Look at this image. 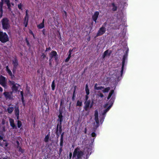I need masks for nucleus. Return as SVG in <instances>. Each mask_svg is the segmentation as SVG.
Instances as JSON below:
<instances>
[{
	"instance_id": "6",
	"label": "nucleus",
	"mask_w": 159,
	"mask_h": 159,
	"mask_svg": "<svg viewBox=\"0 0 159 159\" xmlns=\"http://www.w3.org/2000/svg\"><path fill=\"white\" fill-rule=\"evenodd\" d=\"M114 102V99L112 98L109 100L108 103H107L104 105V108H106L107 107L109 104H110V105L107 108L103 110L102 113L103 115L105 114L106 113L110 110V108L111 107Z\"/></svg>"
},
{
	"instance_id": "36",
	"label": "nucleus",
	"mask_w": 159,
	"mask_h": 159,
	"mask_svg": "<svg viewBox=\"0 0 159 159\" xmlns=\"http://www.w3.org/2000/svg\"><path fill=\"white\" fill-rule=\"evenodd\" d=\"M64 139H60V147H63Z\"/></svg>"
},
{
	"instance_id": "21",
	"label": "nucleus",
	"mask_w": 159,
	"mask_h": 159,
	"mask_svg": "<svg viewBox=\"0 0 159 159\" xmlns=\"http://www.w3.org/2000/svg\"><path fill=\"white\" fill-rule=\"evenodd\" d=\"M77 86H74V90L73 91V94L72 97V100L74 101L75 100V98L76 97V94H75V91L76 90Z\"/></svg>"
},
{
	"instance_id": "54",
	"label": "nucleus",
	"mask_w": 159,
	"mask_h": 159,
	"mask_svg": "<svg viewBox=\"0 0 159 159\" xmlns=\"http://www.w3.org/2000/svg\"><path fill=\"white\" fill-rule=\"evenodd\" d=\"M45 29H43L42 30V32L43 33V34L44 35H45Z\"/></svg>"
},
{
	"instance_id": "10",
	"label": "nucleus",
	"mask_w": 159,
	"mask_h": 159,
	"mask_svg": "<svg viewBox=\"0 0 159 159\" xmlns=\"http://www.w3.org/2000/svg\"><path fill=\"white\" fill-rule=\"evenodd\" d=\"M13 93L11 91L10 92H5L3 94L6 99L11 100L13 99Z\"/></svg>"
},
{
	"instance_id": "58",
	"label": "nucleus",
	"mask_w": 159,
	"mask_h": 159,
	"mask_svg": "<svg viewBox=\"0 0 159 159\" xmlns=\"http://www.w3.org/2000/svg\"><path fill=\"white\" fill-rule=\"evenodd\" d=\"M29 33L30 34L32 35L34 34V33H33V31L30 30H29Z\"/></svg>"
},
{
	"instance_id": "44",
	"label": "nucleus",
	"mask_w": 159,
	"mask_h": 159,
	"mask_svg": "<svg viewBox=\"0 0 159 159\" xmlns=\"http://www.w3.org/2000/svg\"><path fill=\"white\" fill-rule=\"evenodd\" d=\"M61 138H60V139H64V135L65 134V132H63L62 133H61Z\"/></svg>"
},
{
	"instance_id": "43",
	"label": "nucleus",
	"mask_w": 159,
	"mask_h": 159,
	"mask_svg": "<svg viewBox=\"0 0 159 159\" xmlns=\"http://www.w3.org/2000/svg\"><path fill=\"white\" fill-rule=\"evenodd\" d=\"M46 56L45 54L44 53H42V55L41 56V57L43 59H44L46 57Z\"/></svg>"
},
{
	"instance_id": "32",
	"label": "nucleus",
	"mask_w": 159,
	"mask_h": 159,
	"mask_svg": "<svg viewBox=\"0 0 159 159\" xmlns=\"http://www.w3.org/2000/svg\"><path fill=\"white\" fill-rule=\"evenodd\" d=\"M55 80H54L52 83L51 87L52 91H54L55 89Z\"/></svg>"
},
{
	"instance_id": "40",
	"label": "nucleus",
	"mask_w": 159,
	"mask_h": 159,
	"mask_svg": "<svg viewBox=\"0 0 159 159\" xmlns=\"http://www.w3.org/2000/svg\"><path fill=\"white\" fill-rule=\"evenodd\" d=\"M94 104L93 100H92V101H91V103L90 105V108H91L93 107Z\"/></svg>"
},
{
	"instance_id": "26",
	"label": "nucleus",
	"mask_w": 159,
	"mask_h": 159,
	"mask_svg": "<svg viewBox=\"0 0 159 159\" xmlns=\"http://www.w3.org/2000/svg\"><path fill=\"white\" fill-rule=\"evenodd\" d=\"M29 21V19L24 18V24L25 25V27H27L28 22Z\"/></svg>"
},
{
	"instance_id": "27",
	"label": "nucleus",
	"mask_w": 159,
	"mask_h": 159,
	"mask_svg": "<svg viewBox=\"0 0 159 159\" xmlns=\"http://www.w3.org/2000/svg\"><path fill=\"white\" fill-rule=\"evenodd\" d=\"M97 84H95V86L94 87V89L95 90H101L102 89H104V87L102 86L97 87Z\"/></svg>"
},
{
	"instance_id": "5",
	"label": "nucleus",
	"mask_w": 159,
	"mask_h": 159,
	"mask_svg": "<svg viewBox=\"0 0 159 159\" xmlns=\"http://www.w3.org/2000/svg\"><path fill=\"white\" fill-rule=\"evenodd\" d=\"M9 83L10 85H12L11 87V89L12 93H16L18 91V89L20 85L19 84L16 83L15 82L13 81H9Z\"/></svg>"
},
{
	"instance_id": "8",
	"label": "nucleus",
	"mask_w": 159,
	"mask_h": 159,
	"mask_svg": "<svg viewBox=\"0 0 159 159\" xmlns=\"http://www.w3.org/2000/svg\"><path fill=\"white\" fill-rule=\"evenodd\" d=\"M49 57L52 58H54L56 62L58 61L59 57L57 52L55 51H52L49 54Z\"/></svg>"
},
{
	"instance_id": "17",
	"label": "nucleus",
	"mask_w": 159,
	"mask_h": 159,
	"mask_svg": "<svg viewBox=\"0 0 159 159\" xmlns=\"http://www.w3.org/2000/svg\"><path fill=\"white\" fill-rule=\"evenodd\" d=\"M111 53V50H107L105 51L102 55V57L103 58H104L107 55L108 56H110Z\"/></svg>"
},
{
	"instance_id": "18",
	"label": "nucleus",
	"mask_w": 159,
	"mask_h": 159,
	"mask_svg": "<svg viewBox=\"0 0 159 159\" xmlns=\"http://www.w3.org/2000/svg\"><path fill=\"white\" fill-rule=\"evenodd\" d=\"M37 27L39 29H42L44 27V19L43 20L42 22L37 25Z\"/></svg>"
},
{
	"instance_id": "52",
	"label": "nucleus",
	"mask_w": 159,
	"mask_h": 159,
	"mask_svg": "<svg viewBox=\"0 0 159 159\" xmlns=\"http://www.w3.org/2000/svg\"><path fill=\"white\" fill-rule=\"evenodd\" d=\"M95 121L97 125H98L99 123L98 118L95 119Z\"/></svg>"
},
{
	"instance_id": "49",
	"label": "nucleus",
	"mask_w": 159,
	"mask_h": 159,
	"mask_svg": "<svg viewBox=\"0 0 159 159\" xmlns=\"http://www.w3.org/2000/svg\"><path fill=\"white\" fill-rule=\"evenodd\" d=\"M0 12H1V16H2V14H3V9H2V7H1L0 8Z\"/></svg>"
},
{
	"instance_id": "38",
	"label": "nucleus",
	"mask_w": 159,
	"mask_h": 159,
	"mask_svg": "<svg viewBox=\"0 0 159 159\" xmlns=\"http://www.w3.org/2000/svg\"><path fill=\"white\" fill-rule=\"evenodd\" d=\"M55 133H56V137H57V138H58L59 136V134H60L58 132V130H56Z\"/></svg>"
},
{
	"instance_id": "19",
	"label": "nucleus",
	"mask_w": 159,
	"mask_h": 159,
	"mask_svg": "<svg viewBox=\"0 0 159 159\" xmlns=\"http://www.w3.org/2000/svg\"><path fill=\"white\" fill-rule=\"evenodd\" d=\"M15 115L17 119H19V111L18 107H16L15 108Z\"/></svg>"
},
{
	"instance_id": "23",
	"label": "nucleus",
	"mask_w": 159,
	"mask_h": 159,
	"mask_svg": "<svg viewBox=\"0 0 159 159\" xmlns=\"http://www.w3.org/2000/svg\"><path fill=\"white\" fill-rule=\"evenodd\" d=\"M62 17L64 19H66L67 17V13L64 10L61 11Z\"/></svg>"
},
{
	"instance_id": "25",
	"label": "nucleus",
	"mask_w": 159,
	"mask_h": 159,
	"mask_svg": "<svg viewBox=\"0 0 159 159\" xmlns=\"http://www.w3.org/2000/svg\"><path fill=\"white\" fill-rule=\"evenodd\" d=\"M85 90L86 94L89 95L90 93L88 85L87 84L86 85Z\"/></svg>"
},
{
	"instance_id": "34",
	"label": "nucleus",
	"mask_w": 159,
	"mask_h": 159,
	"mask_svg": "<svg viewBox=\"0 0 159 159\" xmlns=\"http://www.w3.org/2000/svg\"><path fill=\"white\" fill-rule=\"evenodd\" d=\"M17 127L18 128H20L22 125L21 121L19 120L17 121Z\"/></svg>"
},
{
	"instance_id": "24",
	"label": "nucleus",
	"mask_w": 159,
	"mask_h": 159,
	"mask_svg": "<svg viewBox=\"0 0 159 159\" xmlns=\"http://www.w3.org/2000/svg\"><path fill=\"white\" fill-rule=\"evenodd\" d=\"M62 122H57V125L56 130H58V128L62 127Z\"/></svg>"
},
{
	"instance_id": "22",
	"label": "nucleus",
	"mask_w": 159,
	"mask_h": 159,
	"mask_svg": "<svg viewBox=\"0 0 159 159\" xmlns=\"http://www.w3.org/2000/svg\"><path fill=\"white\" fill-rule=\"evenodd\" d=\"M1 143V145L2 147H7L8 144V143L5 140H3L2 142Z\"/></svg>"
},
{
	"instance_id": "53",
	"label": "nucleus",
	"mask_w": 159,
	"mask_h": 159,
	"mask_svg": "<svg viewBox=\"0 0 159 159\" xmlns=\"http://www.w3.org/2000/svg\"><path fill=\"white\" fill-rule=\"evenodd\" d=\"M21 101H22V103L23 104H24V96L21 97Z\"/></svg>"
},
{
	"instance_id": "31",
	"label": "nucleus",
	"mask_w": 159,
	"mask_h": 159,
	"mask_svg": "<svg viewBox=\"0 0 159 159\" xmlns=\"http://www.w3.org/2000/svg\"><path fill=\"white\" fill-rule=\"evenodd\" d=\"M82 105V102L81 101L78 100L77 102L76 106H81Z\"/></svg>"
},
{
	"instance_id": "13",
	"label": "nucleus",
	"mask_w": 159,
	"mask_h": 159,
	"mask_svg": "<svg viewBox=\"0 0 159 159\" xmlns=\"http://www.w3.org/2000/svg\"><path fill=\"white\" fill-rule=\"evenodd\" d=\"M99 14V13L98 11H96L92 16V19L95 23L97 22V20Z\"/></svg>"
},
{
	"instance_id": "41",
	"label": "nucleus",
	"mask_w": 159,
	"mask_h": 159,
	"mask_svg": "<svg viewBox=\"0 0 159 159\" xmlns=\"http://www.w3.org/2000/svg\"><path fill=\"white\" fill-rule=\"evenodd\" d=\"M25 41L27 43V45L29 46V47H30V45L29 42V41L26 38L25 39Z\"/></svg>"
},
{
	"instance_id": "51",
	"label": "nucleus",
	"mask_w": 159,
	"mask_h": 159,
	"mask_svg": "<svg viewBox=\"0 0 159 159\" xmlns=\"http://www.w3.org/2000/svg\"><path fill=\"white\" fill-rule=\"evenodd\" d=\"M17 68L16 67H13L12 72L14 74L16 72Z\"/></svg>"
},
{
	"instance_id": "12",
	"label": "nucleus",
	"mask_w": 159,
	"mask_h": 159,
	"mask_svg": "<svg viewBox=\"0 0 159 159\" xmlns=\"http://www.w3.org/2000/svg\"><path fill=\"white\" fill-rule=\"evenodd\" d=\"M59 114L58 116V118L57 120V122H62L63 120V116H62L63 111L62 110H59Z\"/></svg>"
},
{
	"instance_id": "15",
	"label": "nucleus",
	"mask_w": 159,
	"mask_h": 159,
	"mask_svg": "<svg viewBox=\"0 0 159 159\" xmlns=\"http://www.w3.org/2000/svg\"><path fill=\"white\" fill-rule=\"evenodd\" d=\"M12 64L13 65V67L17 68L18 66V60L16 57H15L12 60Z\"/></svg>"
},
{
	"instance_id": "30",
	"label": "nucleus",
	"mask_w": 159,
	"mask_h": 159,
	"mask_svg": "<svg viewBox=\"0 0 159 159\" xmlns=\"http://www.w3.org/2000/svg\"><path fill=\"white\" fill-rule=\"evenodd\" d=\"M110 89V88L109 87H107L104 89L102 90V91L104 93H107L109 90Z\"/></svg>"
},
{
	"instance_id": "29",
	"label": "nucleus",
	"mask_w": 159,
	"mask_h": 159,
	"mask_svg": "<svg viewBox=\"0 0 159 159\" xmlns=\"http://www.w3.org/2000/svg\"><path fill=\"white\" fill-rule=\"evenodd\" d=\"M49 136L50 135H49V134H48L45 136L44 140V141L45 142L47 143L48 142L49 138Z\"/></svg>"
},
{
	"instance_id": "46",
	"label": "nucleus",
	"mask_w": 159,
	"mask_h": 159,
	"mask_svg": "<svg viewBox=\"0 0 159 159\" xmlns=\"http://www.w3.org/2000/svg\"><path fill=\"white\" fill-rule=\"evenodd\" d=\"M98 96L100 97L101 98H103L104 97V95L102 93H100L98 94Z\"/></svg>"
},
{
	"instance_id": "7",
	"label": "nucleus",
	"mask_w": 159,
	"mask_h": 159,
	"mask_svg": "<svg viewBox=\"0 0 159 159\" xmlns=\"http://www.w3.org/2000/svg\"><path fill=\"white\" fill-rule=\"evenodd\" d=\"M106 28L103 25L99 28L97 34L95 37L96 38L98 36H102L103 35L106 31Z\"/></svg>"
},
{
	"instance_id": "39",
	"label": "nucleus",
	"mask_w": 159,
	"mask_h": 159,
	"mask_svg": "<svg viewBox=\"0 0 159 159\" xmlns=\"http://www.w3.org/2000/svg\"><path fill=\"white\" fill-rule=\"evenodd\" d=\"M114 90H111V91L109 93L108 95L111 97V96H112V94L114 93Z\"/></svg>"
},
{
	"instance_id": "59",
	"label": "nucleus",
	"mask_w": 159,
	"mask_h": 159,
	"mask_svg": "<svg viewBox=\"0 0 159 159\" xmlns=\"http://www.w3.org/2000/svg\"><path fill=\"white\" fill-rule=\"evenodd\" d=\"M64 102V100H62V99L61 100V102H60V106H61L62 105V104H63V102Z\"/></svg>"
},
{
	"instance_id": "62",
	"label": "nucleus",
	"mask_w": 159,
	"mask_h": 159,
	"mask_svg": "<svg viewBox=\"0 0 159 159\" xmlns=\"http://www.w3.org/2000/svg\"><path fill=\"white\" fill-rule=\"evenodd\" d=\"M70 59L68 57L65 59V62H67L69 61L70 60Z\"/></svg>"
},
{
	"instance_id": "37",
	"label": "nucleus",
	"mask_w": 159,
	"mask_h": 159,
	"mask_svg": "<svg viewBox=\"0 0 159 159\" xmlns=\"http://www.w3.org/2000/svg\"><path fill=\"white\" fill-rule=\"evenodd\" d=\"M24 18L29 19V16L28 14V10H26L25 11V16Z\"/></svg>"
},
{
	"instance_id": "50",
	"label": "nucleus",
	"mask_w": 159,
	"mask_h": 159,
	"mask_svg": "<svg viewBox=\"0 0 159 159\" xmlns=\"http://www.w3.org/2000/svg\"><path fill=\"white\" fill-rule=\"evenodd\" d=\"M91 136L92 137H96V133L94 132H93L91 134Z\"/></svg>"
},
{
	"instance_id": "55",
	"label": "nucleus",
	"mask_w": 159,
	"mask_h": 159,
	"mask_svg": "<svg viewBox=\"0 0 159 159\" xmlns=\"http://www.w3.org/2000/svg\"><path fill=\"white\" fill-rule=\"evenodd\" d=\"M7 7H8V9H9V10H11V4H8L7 5Z\"/></svg>"
},
{
	"instance_id": "45",
	"label": "nucleus",
	"mask_w": 159,
	"mask_h": 159,
	"mask_svg": "<svg viewBox=\"0 0 159 159\" xmlns=\"http://www.w3.org/2000/svg\"><path fill=\"white\" fill-rule=\"evenodd\" d=\"M16 143L17 144V146H16L17 148H19V147H20V143H19V141H18L16 140Z\"/></svg>"
},
{
	"instance_id": "63",
	"label": "nucleus",
	"mask_w": 159,
	"mask_h": 159,
	"mask_svg": "<svg viewBox=\"0 0 159 159\" xmlns=\"http://www.w3.org/2000/svg\"><path fill=\"white\" fill-rule=\"evenodd\" d=\"M69 156L70 159H71V158L72 157V153L71 152H70Z\"/></svg>"
},
{
	"instance_id": "11",
	"label": "nucleus",
	"mask_w": 159,
	"mask_h": 159,
	"mask_svg": "<svg viewBox=\"0 0 159 159\" xmlns=\"http://www.w3.org/2000/svg\"><path fill=\"white\" fill-rule=\"evenodd\" d=\"M91 103V100H89L88 101H85L84 102V108L85 111H87L90 108V105Z\"/></svg>"
},
{
	"instance_id": "2",
	"label": "nucleus",
	"mask_w": 159,
	"mask_h": 159,
	"mask_svg": "<svg viewBox=\"0 0 159 159\" xmlns=\"http://www.w3.org/2000/svg\"><path fill=\"white\" fill-rule=\"evenodd\" d=\"M2 28L4 30H7L9 29L10 25L8 19L6 17L3 18L1 21Z\"/></svg>"
},
{
	"instance_id": "42",
	"label": "nucleus",
	"mask_w": 159,
	"mask_h": 159,
	"mask_svg": "<svg viewBox=\"0 0 159 159\" xmlns=\"http://www.w3.org/2000/svg\"><path fill=\"white\" fill-rule=\"evenodd\" d=\"M22 5H21V3H20L19 4H18V8L19 9L21 10H22Z\"/></svg>"
},
{
	"instance_id": "3",
	"label": "nucleus",
	"mask_w": 159,
	"mask_h": 159,
	"mask_svg": "<svg viewBox=\"0 0 159 159\" xmlns=\"http://www.w3.org/2000/svg\"><path fill=\"white\" fill-rule=\"evenodd\" d=\"M9 38L8 35L6 32L0 31V42L5 43L8 41Z\"/></svg>"
},
{
	"instance_id": "28",
	"label": "nucleus",
	"mask_w": 159,
	"mask_h": 159,
	"mask_svg": "<svg viewBox=\"0 0 159 159\" xmlns=\"http://www.w3.org/2000/svg\"><path fill=\"white\" fill-rule=\"evenodd\" d=\"M111 5L113 7L112 9V10L114 11H116L117 10V7L116 6L115 3H112Z\"/></svg>"
},
{
	"instance_id": "9",
	"label": "nucleus",
	"mask_w": 159,
	"mask_h": 159,
	"mask_svg": "<svg viewBox=\"0 0 159 159\" xmlns=\"http://www.w3.org/2000/svg\"><path fill=\"white\" fill-rule=\"evenodd\" d=\"M0 84L5 89H6L7 88L6 78L2 75H1L0 76Z\"/></svg>"
},
{
	"instance_id": "20",
	"label": "nucleus",
	"mask_w": 159,
	"mask_h": 159,
	"mask_svg": "<svg viewBox=\"0 0 159 159\" xmlns=\"http://www.w3.org/2000/svg\"><path fill=\"white\" fill-rule=\"evenodd\" d=\"M11 104H10L8 105V107L7 109V111L8 112L9 114H11L12 113V111L14 110V107H10V106H11Z\"/></svg>"
},
{
	"instance_id": "56",
	"label": "nucleus",
	"mask_w": 159,
	"mask_h": 159,
	"mask_svg": "<svg viewBox=\"0 0 159 159\" xmlns=\"http://www.w3.org/2000/svg\"><path fill=\"white\" fill-rule=\"evenodd\" d=\"M89 96L88 95L86 94L85 96V101H87L88 100Z\"/></svg>"
},
{
	"instance_id": "47",
	"label": "nucleus",
	"mask_w": 159,
	"mask_h": 159,
	"mask_svg": "<svg viewBox=\"0 0 159 159\" xmlns=\"http://www.w3.org/2000/svg\"><path fill=\"white\" fill-rule=\"evenodd\" d=\"M75 49H76V48L75 47L74 48L72 49H70L69 51L68 52L70 53H71V52L73 51L74 50H75Z\"/></svg>"
},
{
	"instance_id": "60",
	"label": "nucleus",
	"mask_w": 159,
	"mask_h": 159,
	"mask_svg": "<svg viewBox=\"0 0 159 159\" xmlns=\"http://www.w3.org/2000/svg\"><path fill=\"white\" fill-rule=\"evenodd\" d=\"M64 102V100H62V99L61 100V102H60V106H61L62 105V104H63V102Z\"/></svg>"
},
{
	"instance_id": "1",
	"label": "nucleus",
	"mask_w": 159,
	"mask_h": 159,
	"mask_svg": "<svg viewBox=\"0 0 159 159\" xmlns=\"http://www.w3.org/2000/svg\"><path fill=\"white\" fill-rule=\"evenodd\" d=\"M84 155V151L80 150V147L78 146L75 149L72 157L75 159H81Z\"/></svg>"
},
{
	"instance_id": "64",
	"label": "nucleus",
	"mask_w": 159,
	"mask_h": 159,
	"mask_svg": "<svg viewBox=\"0 0 159 159\" xmlns=\"http://www.w3.org/2000/svg\"><path fill=\"white\" fill-rule=\"evenodd\" d=\"M5 2H6L7 5L8 4H10V1L9 0H6L5 1Z\"/></svg>"
},
{
	"instance_id": "16",
	"label": "nucleus",
	"mask_w": 159,
	"mask_h": 159,
	"mask_svg": "<svg viewBox=\"0 0 159 159\" xmlns=\"http://www.w3.org/2000/svg\"><path fill=\"white\" fill-rule=\"evenodd\" d=\"M10 125L11 126L13 129H17L16 126L15 125L14 120L13 119H10Z\"/></svg>"
},
{
	"instance_id": "35",
	"label": "nucleus",
	"mask_w": 159,
	"mask_h": 159,
	"mask_svg": "<svg viewBox=\"0 0 159 159\" xmlns=\"http://www.w3.org/2000/svg\"><path fill=\"white\" fill-rule=\"evenodd\" d=\"M17 148L18 149L19 152H20L22 153H23L24 152V150L22 149L21 146Z\"/></svg>"
},
{
	"instance_id": "57",
	"label": "nucleus",
	"mask_w": 159,
	"mask_h": 159,
	"mask_svg": "<svg viewBox=\"0 0 159 159\" xmlns=\"http://www.w3.org/2000/svg\"><path fill=\"white\" fill-rule=\"evenodd\" d=\"M51 48L50 47H49L48 48H46V49L45 52H47L49 50H51Z\"/></svg>"
},
{
	"instance_id": "4",
	"label": "nucleus",
	"mask_w": 159,
	"mask_h": 159,
	"mask_svg": "<svg viewBox=\"0 0 159 159\" xmlns=\"http://www.w3.org/2000/svg\"><path fill=\"white\" fill-rule=\"evenodd\" d=\"M129 52V48L127 47L126 48V50L125 52V53L124 55L123 58H122V65L121 68V70L120 71L121 76H122L123 71H124V67L125 65V62L126 60H127V57L128 55V53Z\"/></svg>"
},
{
	"instance_id": "61",
	"label": "nucleus",
	"mask_w": 159,
	"mask_h": 159,
	"mask_svg": "<svg viewBox=\"0 0 159 159\" xmlns=\"http://www.w3.org/2000/svg\"><path fill=\"white\" fill-rule=\"evenodd\" d=\"M64 102V100H62V99L61 100V102H60V106H61L62 105V104H63V102Z\"/></svg>"
},
{
	"instance_id": "33",
	"label": "nucleus",
	"mask_w": 159,
	"mask_h": 159,
	"mask_svg": "<svg viewBox=\"0 0 159 159\" xmlns=\"http://www.w3.org/2000/svg\"><path fill=\"white\" fill-rule=\"evenodd\" d=\"M94 116L95 119L98 118V111L97 110L95 111Z\"/></svg>"
},
{
	"instance_id": "48",
	"label": "nucleus",
	"mask_w": 159,
	"mask_h": 159,
	"mask_svg": "<svg viewBox=\"0 0 159 159\" xmlns=\"http://www.w3.org/2000/svg\"><path fill=\"white\" fill-rule=\"evenodd\" d=\"M62 131V127L58 128V132L60 134H61Z\"/></svg>"
},
{
	"instance_id": "14",
	"label": "nucleus",
	"mask_w": 159,
	"mask_h": 159,
	"mask_svg": "<svg viewBox=\"0 0 159 159\" xmlns=\"http://www.w3.org/2000/svg\"><path fill=\"white\" fill-rule=\"evenodd\" d=\"M6 71L12 79L15 77L14 75L12 74L11 71L9 69L8 66H7L6 67Z\"/></svg>"
}]
</instances>
